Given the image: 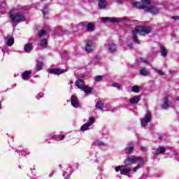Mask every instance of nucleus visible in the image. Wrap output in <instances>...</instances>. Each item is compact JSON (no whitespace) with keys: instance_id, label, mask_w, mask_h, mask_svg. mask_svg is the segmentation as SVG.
<instances>
[{"instance_id":"1","label":"nucleus","mask_w":179,"mask_h":179,"mask_svg":"<svg viewBox=\"0 0 179 179\" xmlns=\"http://www.w3.org/2000/svg\"><path fill=\"white\" fill-rule=\"evenodd\" d=\"M142 4L139 1L132 2L133 8L138 9H143L145 12H149L152 15H157L159 13V8L150 5V0H141Z\"/></svg>"},{"instance_id":"2","label":"nucleus","mask_w":179,"mask_h":179,"mask_svg":"<svg viewBox=\"0 0 179 179\" xmlns=\"http://www.w3.org/2000/svg\"><path fill=\"white\" fill-rule=\"evenodd\" d=\"M134 163H137V165L133 169V173H136L139 169H142V166H143L145 163V160L143 158L141 157H136L135 155H131L124 161V164L125 166H132Z\"/></svg>"},{"instance_id":"3","label":"nucleus","mask_w":179,"mask_h":179,"mask_svg":"<svg viewBox=\"0 0 179 179\" xmlns=\"http://www.w3.org/2000/svg\"><path fill=\"white\" fill-rule=\"evenodd\" d=\"M150 31H152V28L149 27L137 26L132 33L133 41H134L136 44H141V42L138 40V34H140V36H146V34H149Z\"/></svg>"},{"instance_id":"4","label":"nucleus","mask_w":179,"mask_h":179,"mask_svg":"<svg viewBox=\"0 0 179 179\" xmlns=\"http://www.w3.org/2000/svg\"><path fill=\"white\" fill-rule=\"evenodd\" d=\"M10 17L13 22V23H20L26 20L24 14L21 12H15V10H12L10 12Z\"/></svg>"},{"instance_id":"5","label":"nucleus","mask_w":179,"mask_h":179,"mask_svg":"<svg viewBox=\"0 0 179 179\" xmlns=\"http://www.w3.org/2000/svg\"><path fill=\"white\" fill-rule=\"evenodd\" d=\"M102 22H108L109 23H119V22H125V20H128V18L127 17H120V18H115V17H102L101 19Z\"/></svg>"},{"instance_id":"6","label":"nucleus","mask_w":179,"mask_h":179,"mask_svg":"<svg viewBox=\"0 0 179 179\" xmlns=\"http://www.w3.org/2000/svg\"><path fill=\"white\" fill-rule=\"evenodd\" d=\"M174 108L176 107V105L174 103H169V97L165 96L164 98L163 103L161 105V108L162 110H169L170 108Z\"/></svg>"},{"instance_id":"7","label":"nucleus","mask_w":179,"mask_h":179,"mask_svg":"<svg viewBox=\"0 0 179 179\" xmlns=\"http://www.w3.org/2000/svg\"><path fill=\"white\" fill-rule=\"evenodd\" d=\"M152 121V114L147 113L144 118L141 119V127H146Z\"/></svg>"},{"instance_id":"8","label":"nucleus","mask_w":179,"mask_h":179,"mask_svg":"<svg viewBox=\"0 0 179 179\" xmlns=\"http://www.w3.org/2000/svg\"><path fill=\"white\" fill-rule=\"evenodd\" d=\"M71 103L74 108H79L80 107V104L79 103V100L78 99V96L73 94L71 97Z\"/></svg>"},{"instance_id":"9","label":"nucleus","mask_w":179,"mask_h":179,"mask_svg":"<svg viewBox=\"0 0 179 179\" xmlns=\"http://www.w3.org/2000/svg\"><path fill=\"white\" fill-rule=\"evenodd\" d=\"M82 26H84L86 28L87 31H94V24L92 22H81Z\"/></svg>"},{"instance_id":"10","label":"nucleus","mask_w":179,"mask_h":179,"mask_svg":"<svg viewBox=\"0 0 179 179\" xmlns=\"http://www.w3.org/2000/svg\"><path fill=\"white\" fill-rule=\"evenodd\" d=\"M94 49V43H93V41L87 42L85 44V50L86 51V52L90 53L92 52V51H93Z\"/></svg>"},{"instance_id":"11","label":"nucleus","mask_w":179,"mask_h":179,"mask_svg":"<svg viewBox=\"0 0 179 179\" xmlns=\"http://www.w3.org/2000/svg\"><path fill=\"white\" fill-rule=\"evenodd\" d=\"M106 50L110 54H113L117 51V45L115 43H109L106 45Z\"/></svg>"},{"instance_id":"12","label":"nucleus","mask_w":179,"mask_h":179,"mask_svg":"<svg viewBox=\"0 0 179 179\" xmlns=\"http://www.w3.org/2000/svg\"><path fill=\"white\" fill-rule=\"evenodd\" d=\"M4 41L6 45H8V47H12V45H13V43H15V39L9 35L4 37Z\"/></svg>"},{"instance_id":"13","label":"nucleus","mask_w":179,"mask_h":179,"mask_svg":"<svg viewBox=\"0 0 179 179\" xmlns=\"http://www.w3.org/2000/svg\"><path fill=\"white\" fill-rule=\"evenodd\" d=\"M72 174V168L69 166L64 171H63L62 176L63 177L71 178V175Z\"/></svg>"},{"instance_id":"14","label":"nucleus","mask_w":179,"mask_h":179,"mask_svg":"<svg viewBox=\"0 0 179 179\" xmlns=\"http://www.w3.org/2000/svg\"><path fill=\"white\" fill-rule=\"evenodd\" d=\"M66 70L62 69H52L49 73H52L53 75H61V73H65Z\"/></svg>"},{"instance_id":"15","label":"nucleus","mask_w":179,"mask_h":179,"mask_svg":"<svg viewBox=\"0 0 179 179\" xmlns=\"http://www.w3.org/2000/svg\"><path fill=\"white\" fill-rule=\"evenodd\" d=\"M130 173H131V169L126 168L125 166H122L120 174H122V176H129Z\"/></svg>"},{"instance_id":"16","label":"nucleus","mask_w":179,"mask_h":179,"mask_svg":"<svg viewBox=\"0 0 179 179\" xmlns=\"http://www.w3.org/2000/svg\"><path fill=\"white\" fill-rule=\"evenodd\" d=\"M30 75H31V71H25L22 73V78L23 80H29L30 79Z\"/></svg>"},{"instance_id":"17","label":"nucleus","mask_w":179,"mask_h":179,"mask_svg":"<svg viewBox=\"0 0 179 179\" xmlns=\"http://www.w3.org/2000/svg\"><path fill=\"white\" fill-rule=\"evenodd\" d=\"M76 86L81 90L85 86V82L82 79H78L76 81Z\"/></svg>"},{"instance_id":"18","label":"nucleus","mask_w":179,"mask_h":179,"mask_svg":"<svg viewBox=\"0 0 179 179\" xmlns=\"http://www.w3.org/2000/svg\"><path fill=\"white\" fill-rule=\"evenodd\" d=\"M139 100H141V96L136 95L129 100V103L130 104H138Z\"/></svg>"},{"instance_id":"19","label":"nucleus","mask_w":179,"mask_h":179,"mask_svg":"<svg viewBox=\"0 0 179 179\" xmlns=\"http://www.w3.org/2000/svg\"><path fill=\"white\" fill-rule=\"evenodd\" d=\"M160 52H161L162 57H164V58H166V57H167L168 52H167V49L164 45L160 46Z\"/></svg>"},{"instance_id":"20","label":"nucleus","mask_w":179,"mask_h":179,"mask_svg":"<svg viewBox=\"0 0 179 179\" xmlns=\"http://www.w3.org/2000/svg\"><path fill=\"white\" fill-rule=\"evenodd\" d=\"M99 9H104L107 6V0H99Z\"/></svg>"},{"instance_id":"21","label":"nucleus","mask_w":179,"mask_h":179,"mask_svg":"<svg viewBox=\"0 0 179 179\" xmlns=\"http://www.w3.org/2000/svg\"><path fill=\"white\" fill-rule=\"evenodd\" d=\"M33 50V43H27L24 45L25 52H30Z\"/></svg>"},{"instance_id":"22","label":"nucleus","mask_w":179,"mask_h":179,"mask_svg":"<svg viewBox=\"0 0 179 179\" xmlns=\"http://www.w3.org/2000/svg\"><path fill=\"white\" fill-rule=\"evenodd\" d=\"M165 152H166V148H164V147L159 146V148H157L155 155H162Z\"/></svg>"},{"instance_id":"23","label":"nucleus","mask_w":179,"mask_h":179,"mask_svg":"<svg viewBox=\"0 0 179 179\" xmlns=\"http://www.w3.org/2000/svg\"><path fill=\"white\" fill-rule=\"evenodd\" d=\"M81 90L85 92L86 94H89L90 93H92V87L87 85H85Z\"/></svg>"},{"instance_id":"24","label":"nucleus","mask_w":179,"mask_h":179,"mask_svg":"<svg viewBox=\"0 0 179 179\" xmlns=\"http://www.w3.org/2000/svg\"><path fill=\"white\" fill-rule=\"evenodd\" d=\"M94 145L96 146H106V143L100 140H95Z\"/></svg>"},{"instance_id":"25","label":"nucleus","mask_w":179,"mask_h":179,"mask_svg":"<svg viewBox=\"0 0 179 179\" xmlns=\"http://www.w3.org/2000/svg\"><path fill=\"white\" fill-rule=\"evenodd\" d=\"M104 107V103L101 101H98L96 104V108H99V110H103V108Z\"/></svg>"},{"instance_id":"26","label":"nucleus","mask_w":179,"mask_h":179,"mask_svg":"<svg viewBox=\"0 0 179 179\" xmlns=\"http://www.w3.org/2000/svg\"><path fill=\"white\" fill-rule=\"evenodd\" d=\"M126 153H132L134 152V145H128V147L125 148Z\"/></svg>"},{"instance_id":"27","label":"nucleus","mask_w":179,"mask_h":179,"mask_svg":"<svg viewBox=\"0 0 179 179\" xmlns=\"http://www.w3.org/2000/svg\"><path fill=\"white\" fill-rule=\"evenodd\" d=\"M90 127V126L87 123H85L83 126H81L80 131H82L83 132H85V131H87V129H89Z\"/></svg>"},{"instance_id":"28","label":"nucleus","mask_w":179,"mask_h":179,"mask_svg":"<svg viewBox=\"0 0 179 179\" xmlns=\"http://www.w3.org/2000/svg\"><path fill=\"white\" fill-rule=\"evenodd\" d=\"M96 121V118L94 117H89V122L87 123L90 127H92Z\"/></svg>"},{"instance_id":"29","label":"nucleus","mask_w":179,"mask_h":179,"mask_svg":"<svg viewBox=\"0 0 179 179\" xmlns=\"http://www.w3.org/2000/svg\"><path fill=\"white\" fill-rule=\"evenodd\" d=\"M40 45L41 47H43V48H45V47H47V39L43 38L41 41Z\"/></svg>"},{"instance_id":"30","label":"nucleus","mask_w":179,"mask_h":179,"mask_svg":"<svg viewBox=\"0 0 179 179\" xmlns=\"http://www.w3.org/2000/svg\"><path fill=\"white\" fill-rule=\"evenodd\" d=\"M140 73H141V75H143V76H148V75H149V71H148V70H146L145 69H142L140 71Z\"/></svg>"},{"instance_id":"31","label":"nucleus","mask_w":179,"mask_h":179,"mask_svg":"<svg viewBox=\"0 0 179 179\" xmlns=\"http://www.w3.org/2000/svg\"><path fill=\"white\" fill-rule=\"evenodd\" d=\"M104 76H96L94 77V80H95V82H101Z\"/></svg>"},{"instance_id":"32","label":"nucleus","mask_w":179,"mask_h":179,"mask_svg":"<svg viewBox=\"0 0 179 179\" xmlns=\"http://www.w3.org/2000/svg\"><path fill=\"white\" fill-rule=\"evenodd\" d=\"M131 92H133L134 93H139V87L137 85L132 87Z\"/></svg>"},{"instance_id":"33","label":"nucleus","mask_w":179,"mask_h":179,"mask_svg":"<svg viewBox=\"0 0 179 179\" xmlns=\"http://www.w3.org/2000/svg\"><path fill=\"white\" fill-rule=\"evenodd\" d=\"M36 68H37L38 71H41V69L43 68V62H38L36 64Z\"/></svg>"},{"instance_id":"34","label":"nucleus","mask_w":179,"mask_h":179,"mask_svg":"<svg viewBox=\"0 0 179 179\" xmlns=\"http://www.w3.org/2000/svg\"><path fill=\"white\" fill-rule=\"evenodd\" d=\"M154 71H155V72H157V73H158V75H160L161 76H163V75H164V72H163V71L162 70L154 68Z\"/></svg>"},{"instance_id":"35","label":"nucleus","mask_w":179,"mask_h":179,"mask_svg":"<svg viewBox=\"0 0 179 179\" xmlns=\"http://www.w3.org/2000/svg\"><path fill=\"white\" fill-rule=\"evenodd\" d=\"M139 61H140V62H143V64H150L149 61H148L145 59H143V57H140Z\"/></svg>"},{"instance_id":"36","label":"nucleus","mask_w":179,"mask_h":179,"mask_svg":"<svg viewBox=\"0 0 179 179\" xmlns=\"http://www.w3.org/2000/svg\"><path fill=\"white\" fill-rule=\"evenodd\" d=\"M47 34V31L45 30H42L41 32L38 34V37H43V36H45Z\"/></svg>"},{"instance_id":"37","label":"nucleus","mask_w":179,"mask_h":179,"mask_svg":"<svg viewBox=\"0 0 179 179\" xmlns=\"http://www.w3.org/2000/svg\"><path fill=\"white\" fill-rule=\"evenodd\" d=\"M113 87H116V89H118V90H121V86L118 83H113L112 84Z\"/></svg>"},{"instance_id":"38","label":"nucleus","mask_w":179,"mask_h":179,"mask_svg":"<svg viewBox=\"0 0 179 179\" xmlns=\"http://www.w3.org/2000/svg\"><path fill=\"white\" fill-rule=\"evenodd\" d=\"M29 155V152H26V151H24V150H21V151H20V152H19V155H20V156H26V155Z\"/></svg>"},{"instance_id":"39","label":"nucleus","mask_w":179,"mask_h":179,"mask_svg":"<svg viewBox=\"0 0 179 179\" xmlns=\"http://www.w3.org/2000/svg\"><path fill=\"white\" fill-rule=\"evenodd\" d=\"M64 138H65V135H59L56 137V141H62V139H64Z\"/></svg>"},{"instance_id":"40","label":"nucleus","mask_w":179,"mask_h":179,"mask_svg":"<svg viewBox=\"0 0 179 179\" xmlns=\"http://www.w3.org/2000/svg\"><path fill=\"white\" fill-rule=\"evenodd\" d=\"M122 169V166H118L115 168V171L116 173H118V171H121V169Z\"/></svg>"},{"instance_id":"41","label":"nucleus","mask_w":179,"mask_h":179,"mask_svg":"<svg viewBox=\"0 0 179 179\" xmlns=\"http://www.w3.org/2000/svg\"><path fill=\"white\" fill-rule=\"evenodd\" d=\"M43 96H44V94H43V92H41L38 94V96H36V99H40L43 97Z\"/></svg>"},{"instance_id":"42","label":"nucleus","mask_w":179,"mask_h":179,"mask_svg":"<svg viewBox=\"0 0 179 179\" xmlns=\"http://www.w3.org/2000/svg\"><path fill=\"white\" fill-rule=\"evenodd\" d=\"M171 19H173V20H178L179 16H177V15L172 16Z\"/></svg>"},{"instance_id":"43","label":"nucleus","mask_w":179,"mask_h":179,"mask_svg":"<svg viewBox=\"0 0 179 179\" xmlns=\"http://www.w3.org/2000/svg\"><path fill=\"white\" fill-rule=\"evenodd\" d=\"M127 46L129 47V48H130V50H132V48H134V45H132V44H129Z\"/></svg>"},{"instance_id":"44","label":"nucleus","mask_w":179,"mask_h":179,"mask_svg":"<svg viewBox=\"0 0 179 179\" xmlns=\"http://www.w3.org/2000/svg\"><path fill=\"white\" fill-rule=\"evenodd\" d=\"M43 15L45 16V15H47V13H48L47 10L44 9V10H43Z\"/></svg>"},{"instance_id":"45","label":"nucleus","mask_w":179,"mask_h":179,"mask_svg":"<svg viewBox=\"0 0 179 179\" xmlns=\"http://www.w3.org/2000/svg\"><path fill=\"white\" fill-rule=\"evenodd\" d=\"M117 1V2H118L119 3H122V1H124V0H116Z\"/></svg>"},{"instance_id":"46","label":"nucleus","mask_w":179,"mask_h":179,"mask_svg":"<svg viewBox=\"0 0 179 179\" xmlns=\"http://www.w3.org/2000/svg\"><path fill=\"white\" fill-rule=\"evenodd\" d=\"M176 101H179V96L176 98Z\"/></svg>"},{"instance_id":"47","label":"nucleus","mask_w":179,"mask_h":179,"mask_svg":"<svg viewBox=\"0 0 179 179\" xmlns=\"http://www.w3.org/2000/svg\"><path fill=\"white\" fill-rule=\"evenodd\" d=\"M49 177H52V173L49 174Z\"/></svg>"},{"instance_id":"48","label":"nucleus","mask_w":179,"mask_h":179,"mask_svg":"<svg viewBox=\"0 0 179 179\" xmlns=\"http://www.w3.org/2000/svg\"><path fill=\"white\" fill-rule=\"evenodd\" d=\"M95 58H96V59H99V58H100V57H96Z\"/></svg>"},{"instance_id":"49","label":"nucleus","mask_w":179,"mask_h":179,"mask_svg":"<svg viewBox=\"0 0 179 179\" xmlns=\"http://www.w3.org/2000/svg\"><path fill=\"white\" fill-rule=\"evenodd\" d=\"M64 34H69V33H68V32H66V31H65V32H64Z\"/></svg>"},{"instance_id":"50","label":"nucleus","mask_w":179,"mask_h":179,"mask_svg":"<svg viewBox=\"0 0 179 179\" xmlns=\"http://www.w3.org/2000/svg\"><path fill=\"white\" fill-rule=\"evenodd\" d=\"M159 139H162V136H159Z\"/></svg>"},{"instance_id":"51","label":"nucleus","mask_w":179,"mask_h":179,"mask_svg":"<svg viewBox=\"0 0 179 179\" xmlns=\"http://www.w3.org/2000/svg\"><path fill=\"white\" fill-rule=\"evenodd\" d=\"M84 122H86V120H84Z\"/></svg>"},{"instance_id":"52","label":"nucleus","mask_w":179,"mask_h":179,"mask_svg":"<svg viewBox=\"0 0 179 179\" xmlns=\"http://www.w3.org/2000/svg\"><path fill=\"white\" fill-rule=\"evenodd\" d=\"M178 162H179V158H178Z\"/></svg>"}]
</instances>
